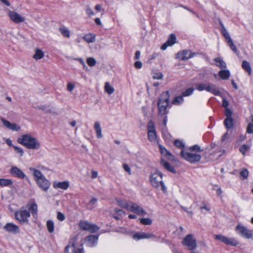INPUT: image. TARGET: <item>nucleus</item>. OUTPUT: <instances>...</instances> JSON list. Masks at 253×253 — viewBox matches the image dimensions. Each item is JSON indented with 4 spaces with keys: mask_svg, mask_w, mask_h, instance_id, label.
<instances>
[{
    "mask_svg": "<svg viewBox=\"0 0 253 253\" xmlns=\"http://www.w3.org/2000/svg\"><path fill=\"white\" fill-rule=\"evenodd\" d=\"M169 92L167 90L162 92L159 96L158 102V114L159 116L167 115L169 113L168 108H170L169 104Z\"/></svg>",
    "mask_w": 253,
    "mask_h": 253,
    "instance_id": "obj_1",
    "label": "nucleus"
},
{
    "mask_svg": "<svg viewBox=\"0 0 253 253\" xmlns=\"http://www.w3.org/2000/svg\"><path fill=\"white\" fill-rule=\"evenodd\" d=\"M17 142L30 149H38L40 147L38 140L29 134L22 135L21 137L17 139Z\"/></svg>",
    "mask_w": 253,
    "mask_h": 253,
    "instance_id": "obj_2",
    "label": "nucleus"
},
{
    "mask_svg": "<svg viewBox=\"0 0 253 253\" xmlns=\"http://www.w3.org/2000/svg\"><path fill=\"white\" fill-rule=\"evenodd\" d=\"M219 25L220 26V31L228 44L230 47L231 49L237 55H238L239 52L234 44L228 32L224 27L222 22L219 20Z\"/></svg>",
    "mask_w": 253,
    "mask_h": 253,
    "instance_id": "obj_3",
    "label": "nucleus"
},
{
    "mask_svg": "<svg viewBox=\"0 0 253 253\" xmlns=\"http://www.w3.org/2000/svg\"><path fill=\"white\" fill-rule=\"evenodd\" d=\"M163 174L162 173L157 170L154 173L150 176V181L152 186L155 188L161 187V190H165V187L164 182L162 181Z\"/></svg>",
    "mask_w": 253,
    "mask_h": 253,
    "instance_id": "obj_4",
    "label": "nucleus"
},
{
    "mask_svg": "<svg viewBox=\"0 0 253 253\" xmlns=\"http://www.w3.org/2000/svg\"><path fill=\"white\" fill-rule=\"evenodd\" d=\"M195 88L200 91L206 90L208 92L212 93L214 95L221 96L219 89L216 88L215 85L212 84H196Z\"/></svg>",
    "mask_w": 253,
    "mask_h": 253,
    "instance_id": "obj_5",
    "label": "nucleus"
},
{
    "mask_svg": "<svg viewBox=\"0 0 253 253\" xmlns=\"http://www.w3.org/2000/svg\"><path fill=\"white\" fill-rule=\"evenodd\" d=\"M180 155L183 159L191 164L199 162L202 158L201 155L198 153L186 152L184 150H181Z\"/></svg>",
    "mask_w": 253,
    "mask_h": 253,
    "instance_id": "obj_6",
    "label": "nucleus"
},
{
    "mask_svg": "<svg viewBox=\"0 0 253 253\" xmlns=\"http://www.w3.org/2000/svg\"><path fill=\"white\" fill-rule=\"evenodd\" d=\"M15 217L21 224H28L29 223L28 218L30 216V212L27 211L25 207H23L14 213Z\"/></svg>",
    "mask_w": 253,
    "mask_h": 253,
    "instance_id": "obj_7",
    "label": "nucleus"
},
{
    "mask_svg": "<svg viewBox=\"0 0 253 253\" xmlns=\"http://www.w3.org/2000/svg\"><path fill=\"white\" fill-rule=\"evenodd\" d=\"M235 231L237 234L245 238L252 239L253 236V231L248 229L241 224H239L235 228Z\"/></svg>",
    "mask_w": 253,
    "mask_h": 253,
    "instance_id": "obj_8",
    "label": "nucleus"
},
{
    "mask_svg": "<svg viewBox=\"0 0 253 253\" xmlns=\"http://www.w3.org/2000/svg\"><path fill=\"white\" fill-rule=\"evenodd\" d=\"M182 244L189 250H194L197 248L196 240L192 234L186 235L182 241Z\"/></svg>",
    "mask_w": 253,
    "mask_h": 253,
    "instance_id": "obj_9",
    "label": "nucleus"
},
{
    "mask_svg": "<svg viewBox=\"0 0 253 253\" xmlns=\"http://www.w3.org/2000/svg\"><path fill=\"white\" fill-rule=\"evenodd\" d=\"M148 139L150 142L154 141L157 138V132L156 131L155 125L152 120H150L148 124Z\"/></svg>",
    "mask_w": 253,
    "mask_h": 253,
    "instance_id": "obj_10",
    "label": "nucleus"
},
{
    "mask_svg": "<svg viewBox=\"0 0 253 253\" xmlns=\"http://www.w3.org/2000/svg\"><path fill=\"white\" fill-rule=\"evenodd\" d=\"M80 227L83 230H86L90 233L97 232L99 228L96 225L91 224L87 221H81L79 223Z\"/></svg>",
    "mask_w": 253,
    "mask_h": 253,
    "instance_id": "obj_11",
    "label": "nucleus"
},
{
    "mask_svg": "<svg viewBox=\"0 0 253 253\" xmlns=\"http://www.w3.org/2000/svg\"><path fill=\"white\" fill-rule=\"evenodd\" d=\"M215 239L227 245L232 246H236L239 243L234 238H228L220 234L215 235Z\"/></svg>",
    "mask_w": 253,
    "mask_h": 253,
    "instance_id": "obj_12",
    "label": "nucleus"
},
{
    "mask_svg": "<svg viewBox=\"0 0 253 253\" xmlns=\"http://www.w3.org/2000/svg\"><path fill=\"white\" fill-rule=\"evenodd\" d=\"M128 211H131L141 216H144L147 214V212L143 209V208L138 206L137 204L131 202Z\"/></svg>",
    "mask_w": 253,
    "mask_h": 253,
    "instance_id": "obj_13",
    "label": "nucleus"
},
{
    "mask_svg": "<svg viewBox=\"0 0 253 253\" xmlns=\"http://www.w3.org/2000/svg\"><path fill=\"white\" fill-rule=\"evenodd\" d=\"M197 54V53L192 52L189 50H183L181 52H178L177 53L178 57L180 58L181 60L183 61L187 60Z\"/></svg>",
    "mask_w": 253,
    "mask_h": 253,
    "instance_id": "obj_14",
    "label": "nucleus"
},
{
    "mask_svg": "<svg viewBox=\"0 0 253 253\" xmlns=\"http://www.w3.org/2000/svg\"><path fill=\"white\" fill-rule=\"evenodd\" d=\"M8 15L10 19L15 23H20L25 21V18L15 11H10Z\"/></svg>",
    "mask_w": 253,
    "mask_h": 253,
    "instance_id": "obj_15",
    "label": "nucleus"
},
{
    "mask_svg": "<svg viewBox=\"0 0 253 253\" xmlns=\"http://www.w3.org/2000/svg\"><path fill=\"white\" fill-rule=\"evenodd\" d=\"M10 173L13 176L20 179H24L26 177L23 171L17 167H12L10 169Z\"/></svg>",
    "mask_w": 253,
    "mask_h": 253,
    "instance_id": "obj_16",
    "label": "nucleus"
},
{
    "mask_svg": "<svg viewBox=\"0 0 253 253\" xmlns=\"http://www.w3.org/2000/svg\"><path fill=\"white\" fill-rule=\"evenodd\" d=\"M176 37L175 35L171 34L166 42L161 46V49L163 50H166L168 46L173 45L176 42Z\"/></svg>",
    "mask_w": 253,
    "mask_h": 253,
    "instance_id": "obj_17",
    "label": "nucleus"
},
{
    "mask_svg": "<svg viewBox=\"0 0 253 253\" xmlns=\"http://www.w3.org/2000/svg\"><path fill=\"white\" fill-rule=\"evenodd\" d=\"M27 208L30 211L33 216L36 218L38 214V206L33 200L29 201L26 206Z\"/></svg>",
    "mask_w": 253,
    "mask_h": 253,
    "instance_id": "obj_18",
    "label": "nucleus"
},
{
    "mask_svg": "<svg viewBox=\"0 0 253 253\" xmlns=\"http://www.w3.org/2000/svg\"><path fill=\"white\" fill-rule=\"evenodd\" d=\"M3 229L7 232H11L14 234H17L20 232L19 227L12 223H6L4 226Z\"/></svg>",
    "mask_w": 253,
    "mask_h": 253,
    "instance_id": "obj_19",
    "label": "nucleus"
},
{
    "mask_svg": "<svg viewBox=\"0 0 253 253\" xmlns=\"http://www.w3.org/2000/svg\"><path fill=\"white\" fill-rule=\"evenodd\" d=\"M42 179V180L40 179L37 181L38 185L42 190H47L50 185V182L45 178L44 176Z\"/></svg>",
    "mask_w": 253,
    "mask_h": 253,
    "instance_id": "obj_20",
    "label": "nucleus"
},
{
    "mask_svg": "<svg viewBox=\"0 0 253 253\" xmlns=\"http://www.w3.org/2000/svg\"><path fill=\"white\" fill-rule=\"evenodd\" d=\"M70 184L69 181H64L62 182L54 181L53 186L55 189H61L62 190H66L69 187Z\"/></svg>",
    "mask_w": 253,
    "mask_h": 253,
    "instance_id": "obj_21",
    "label": "nucleus"
},
{
    "mask_svg": "<svg viewBox=\"0 0 253 253\" xmlns=\"http://www.w3.org/2000/svg\"><path fill=\"white\" fill-rule=\"evenodd\" d=\"M98 239V236L90 235L86 237L85 240L88 246L93 247L97 244Z\"/></svg>",
    "mask_w": 253,
    "mask_h": 253,
    "instance_id": "obj_22",
    "label": "nucleus"
},
{
    "mask_svg": "<svg viewBox=\"0 0 253 253\" xmlns=\"http://www.w3.org/2000/svg\"><path fill=\"white\" fill-rule=\"evenodd\" d=\"M161 165H162L167 170L173 173H176V171L174 167L171 165L168 162L165 161L164 159H161L160 161Z\"/></svg>",
    "mask_w": 253,
    "mask_h": 253,
    "instance_id": "obj_23",
    "label": "nucleus"
},
{
    "mask_svg": "<svg viewBox=\"0 0 253 253\" xmlns=\"http://www.w3.org/2000/svg\"><path fill=\"white\" fill-rule=\"evenodd\" d=\"M154 235L151 233H136L133 236V238L134 239L139 240L141 239H146V238H150L153 237Z\"/></svg>",
    "mask_w": 253,
    "mask_h": 253,
    "instance_id": "obj_24",
    "label": "nucleus"
},
{
    "mask_svg": "<svg viewBox=\"0 0 253 253\" xmlns=\"http://www.w3.org/2000/svg\"><path fill=\"white\" fill-rule=\"evenodd\" d=\"M30 170L31 171L33 172V174L34 176L35 179L36 180V182L40 179L42 180V179L41 178H42V177H43L44 175L40 170L33 168H30Z\"/></svg>",
    "mask_w": 253,
    "mask_h": 253,
    "instance_id": "obj_25",
    "label": "nucleus"
},
{
    "mask_svg": "<svg viewBox=\"0 0 253 253\" xmlns=\"http://www.w3.org/2000/svg\"><path fill=\"white\" fill-rule=\"evenodd\" d=\"M225 127L229 129L233 128L234 126V120L232 117L225 118L223 122Z\"/></svg>",
    "mask_w": 253,
    "mask_h": 253,
    "instance_id": "obj_26",
    "label": "nucleus"
},
{
    "mask_svg": "<svg viewBox=\"0 0 253 253\" xmlns=\"http://www.w3.org/2000/svg\"><path fill=\"white\" fill-rule=\"evenodd\" d=\"M117 202L119 206L123 208H125L128 211L130 205L131 203V201H127L122 199H117Z\"/></svg>",
    "mask_w": 253,
    "mask_h": 253,
    "instance_id": "obj_27",
    "label": "nucleus"
},
{
    "mask_svg": "<svg viewBox=\"0 0 253 253\" xmlns=\"http://www.w3.org/2000/svg\"><path fill=\"white\" fill-rule=\"evenodd\" d=\"M65 253H77V250L74 243H69L65 249Z\"/></svg>",
    "mask_w": 253,
    "mask_h": 253,
    "instance_id": "obj_28",
    "label": "nucleus"
},
{
    "mask_svg": "<svg viewBox=\"0 0 253 253\" xmlns=\"http://www.w3.org/2000/svg\"><path fill=\"white\" fill-rule=\"evenodd\" d=\"M94 129L96 133V136L98 138L102 137V130L99 122H96L94 124Z\"/></svg>",
    "mask_w": 253,
    "mask_h": 253,
    "instance_id": "obj_29",
    "label": "nucleus"
},
{
    "mask_svg": "<svg viewBox=\"0 0 253 253\" xmlns=\"http://www.w3.org/2000/svg\"><path fill=\"white\" fill-rule=\"evenodd\" d=\"M218 75L221 79L226 80L229 78L230 72L228 70H221L218 72Z\"/></svg>",
    "mask_w": 253,
    "mask_h": 253,
    "instance_id": "obj_30",
    "label": "nucleus"
},
{
    "mask_svg": "<svg viewBox=\"0 0 253 253\" xmlns=\"http://www.w3.org/2000/svg\"><path fill=\"white\" fill-rule=\"evenodd\" d=\"M242 67L245 71L248 72L249 75H251L252 73V68L250 63L248 61L246 60L243 61L242 63Z\"/></svg>",
    "mask_w": 253,
    "mask_h": 253,
    "instance_id": "obj_31",
    "label": "nucleus"
},
{
    "mask_svg": "<svg viewBox=\"0 0 253 253\" xmlns=\"http://www.w3.org/2000/svg\"><path fill=\"white\" fill-rule=\"evenodd\" d=\"M214 60L217 63L216 65L217 67L221 69L226 68V63L220 57L215 58Z\"/></svg>",
    "mask_w": 253,
    "mask_h": 253,
    "instance_id": "obj_32",
    "label": "nucleus"
},
{
    "mask_svg": "<svg viewBox=\"0 0 253 253\" xmlns=\"http://www.w3.org/2000/svg\"><path fill=\"white\" fill-rule=\"evenodd\" d=\"M43 56V52L41 49L37 48L36 49L35 53L33 55V57L38 60L42 59Z\"/></svg>",
    "mask_w": 253,
    "mask_h": 253,
    "instance_id": "obj_33",
    "label": "nucleus"
},
{
    "mask_svg": "<svg viewBox=\"0 0 253 253\" xmlns=\"http://www.w3.org/2000/svg\"><path fill=\"white\" fill-rule=\"evenodd\" d=\"M13 184V181L10 179L0 178V186L1 187L7 186Z\"/></svg>",
    "mask_w": 253,
    "mask_h": 253,
    "instance_id": "obj_34",
    "label": "nucleus"
},
{
    "mask_svg": "<svg viewBox=\"0 0 253 253\" xmlns=\"http://www.w3.org/2000/svg\"><path fill=\"white\" fill-rule=\"evenodd\" d=\"M84 39L87 42H93L95 41V36L92 34H87L84 35Z\"/></svg>",
    "mask_w": 253,
    "mask_h": 253,
    "instance_id": "obj_35",
    "label": "nucleus"
},
{
    "mask_svg": "<svg viewBox=\"0 0 253 253\" xmlns=\"http://www.w3.org/2000/svg\"><path fill=\"white\" fill-rule=\"evenodd\" d=\"M184 96H182V95L176 96L173 99L172 103L174 105H179L180 104H182L184 102L183 97Z\"/></svg>",
    "mask_w": 253,
    "mask_h": 253,
    "instance_id": "obj_36",
    "label": "nucleus"
},
{
    "mask_svg": "<svg viewBox=\"0 0 253 253\" xmlns=\"http://www.w3.org/2000/svg\"><path fill=\"white\" fill-rule=\"evenodd\" d=\"M188 150L190 152H195L196 153L203 151V150L201 149V147L198 144H195L189 147Z\"/></svg>",
    "mask_w": 253,
    "mask_h": 253,
    "instance_id": "obj_37",
    "label": "nucleus"
},
{
    "mask_svg": "<svg viewBox=\"0 0 253 253\" xmlns=\"http://www.w3.org/2000/svg\"><path fill=\"white\" fill-rule=\"evenodd\" d=\"M174 144L175 146H176L177 148L181 149V150H184L185 146L184 143L182 142V141H181L178 139H176L174 142Z\"/></svg>",
    "mask_w": 253,
    "mask_h": 253,
    "instance_id": "obj_38",
    "label": "nucleus"
},
{
    "mask_svg": "<svg viewBox=\"0 0 253 253\" xmlns=\"http://www.w3.org/2000/svg\"><path fill=\"white\" fill-rule=\"evenodd\" d=\"M46 226L49 233H52L54 231V225L52 220H49L47 221Z\"/></svg>",
    "mask_w": 253,
    "mask_h": 253,
    "instance_id": "obj_39",
    "label": "nucleus"
},
{
    "mask_svg": "<svg viewBox=\"0 0 253 253\" xmlns=\"http://www.w3.org/2000/svg\"><path fill=\"white\" fill-rule=\"evenodd\" d=\"M105 89L106 92L109 94H111L114 91V88L110 85L109 83L107 82L105 83Z\"/></svg>",
    "mask_w": 253,
    "mask_h": 253,
    "instance_id": "obj_40",
    "label": "nucleus"
},
{
    "mask_svg": "<svg viewBox=\"0 0 253 253\" xmlns=\"http://www.w3.org/2000/svg\"><path fill=\"white\" fill-rule=\"evenodd\" d=\"M59 31L64 37L67 38L70 37V32L69 30L64 28H60Z\"/></svg>",
    "mask_w": 253,
    "mask_h": 253,
    "instance_id": "obj_41",
    "label": "nucleus"
},
{
    "mask_svg": "<svg viewBox=\"0 0 253 253\" xmlns=\"http://www.w3.org/2000/svg\"><path fill=\"white\" fill-rule=\"evenodd\" d=\"M194 91V88L190 87L187 89L182 93V96L186 97L192 95Z\"/></svg>",
    "mask_w": 253,
    "mask_h": 253,
    "instance_id": "obj_42",
    "label": "nucleus"
},
{
    "mask_svg": "<svg viewBox=\"0 0 253 253\" xmlns=\"http://www.w3.org/2000/svg\"><path fill=\"white\" fill-rule=\"evenodd\" d=\"M249 149L250 146L246 144H243L240 146L239 151L243 155H245L247 151H248Z\"/></svg>",
    "mask_w": 253,
    "mask_h": 253,
    "instance_id": "obj_43",
    "label": "nucleus"
},
{
    "mask_svg": "<svg viewBox=\"0 0 253 253\" xmlns=\"http://www.w3.org/2000/svg\"><path fill=\"white\" fill-rule=\"evenodd\" d=\"M38 109L43 111L45 113H50L52 110L49 105H41L39 106Z\"/></svg>",
    "mask_w": 253,
    "mask_h": 253,
    "instance_id": "obj_44",
    "label": "nucleus"
},
{
    "mask_svg": "<svg viewBox=\"0 0 253 253\" xmlns=\"http://www.w3.org/2000/svg\"><path fill=\"white\" fill-rule=\"evenodd\" d=\"M87 64L90 66H94L96 63V60L93 57H88L86 59Z\"/></svg>",
    "mask_w": 253,
    "mask_h": 253,
    "instance_id": "obj_45",
    "label": "nucleus"
},
{
    "mask_svg": "<svg viewBox=\"0 0 253 253\" xmlns=\"http://www.w3.org/2000/svg\"><path fill=\"white\" fill-rule=\"evenodd\" d=\"M140 223L144 225H151L152 221L149 218H143L140 219Z\"/></svg>",
    "mask_w": 253,
    "mask_h": 253,
    "instance_id": "obj_46",
    "label": "nucleus"
},
{
    "mask_svg": "<svg viewBox=\"0 0 253 253\" xmlns=\"http://www.w3.org/2000/svg\"><path fill=\"white\" fill-rule=\"evenodd\" d=\"M224 113L225 116L226 117V118H231L233 114V112L230 109L228 108L225 109Z\"/></svg>",
    "mask_w": 253,
    "mask_h": 253,
    "instance_id": "obj_47",
    "label": "nucleus"
},
{
    "mask_svg": "<svg viewBox=\"0 0 253 253\" xmlns=\"http://www.w3.org/2000/svg\"><path fill=\"white\" fill-rule=\"evenodd\" d=\"M240 175L244 179L247 178L249 175V171L247 169H243L240 172Z\"/></svg>",
    "mask_w": 253,
    "mask_h": 253,
    "instance_id": "obj_48",
    "label": "nucleus"
},
{
    "mask_svg": "<svg viewBox=\"0 0 253 253\" xmlns=\"http://www.w3.org/2000/svg\"><path fill=\"white\" fill-rule=\"evenodd\" d=\"M20 128V126L17 124L12 123L9 129L12 130L19 131Z\"/></svg>",
    "mask_w": 253,
    "mask_h": 253,
    "instance_id": "obj_49",
    "label": "nucleus"
},
{
    "mask_svg": "<svg viewBox=\"0 0 253 253\" xmlns=\"http://www.w3.org/2000/svg\"><path fill=\"white\" fill-rule=\"evenodd\" d=\"M97 200L96 198H92L88 203V208L92 210L93 208V206L95 204V203L97 202Z\"/></svg>",
    "mask_w": 253,
    "mask_h": 253,
    "instance_id": "obj_50",
    "label": "nucleus"
},
{
    "mask_svg": "<svg viewBox=\"0 0 253 253\" xmlns=\"http://www.w3.org/2000/svg\"><path fill=\"white\" fill-rule=\"evenodd\" d=\"M164 156L167 157L169 160L173 161L174 159V156L168 150Z\"/></svg>",
    "mask_w": 253,
    "mask_h": 253,
    "instance_id": "obj_51",
    "label": "nucleus"
},
{
    "mask_svg": "<svg viewBox=\"0 0 253 253\" xmlns=\"http://www.w3.org/2000/svg\"><path fill=\"white\" fill-rule=\"evenodd\" d=\"M12 147L14 148L17 153L19 154L21 156H23L24 151L21 148L16 146H12Z\"/></svg>",
    "mask_w": 253,
    "mask_h": 253,
    "instance_id": "obj_52",
    "label": "nucleus"
},
{
    "mask_svg": "<svg viewBox=\"0 0 253 253\" xmlns=\"http://www.w3.org/2000/svg\"><path fill=\"white\" fill-rule=\"evenodd\" d=\"M229 103L225 97H222V106L224 108L226 109L228 108Z\"/></svg>",
    "mask_w": 253,
    "mask_h": 253,
    "instance_id": "obj_53",
    "label": "nucleus"
},
{
    "mask_svg": "<svg viewBox=\"0 0 253 253\" xmlns=\"http://www.w3.org/2000/svg\"><path fill=\"white\" fill-rule=\"evenodd\" d=\"M1 121L2 122L3 125L9 129L12 123L3 118H1Z\"/></svg>",
    "mask_w": 253,
    "mask_h": 253,
    "instance_id": "obj_54",
    "label": "nucleus"
},
{
    "mask_svg": "<svg viewBox=\"0 0 253 253\" xmlns=\"http://www.w3.org/2000/svg\"><path fill=\"white\" fill-rule=\"evenodd\" d=\"M153 79H157V80H161L163 79V75L162 73L159 72L155 73L153 76Z\"/></svg>",
    "mask_w": 253,
    "mask_h": 253,
    "instance_id": "obj_55",
    "label": "nucleus"
},
{
    "mask_svg": "<svg viewBox=\"0 0 253 253\" xmlns=\"http://www.w3.org/2000/svg\"><path fill=\"white\" fill-rule=\"evenodd\" d=\"M57 218L60 221H63L65 218V215L63 213L61 212H57Z\"/></svg>",
    "mask_w": 253,
    "mask_h": 253,
    "instance_id": "obj_56",
    "label": "nucleus"
},
{
    "mask_svg": "<svg viewBox=\"0 0 253 253\" xmlns=\"http://www.w3.org/2000/svg\"><path fill=\"white\" fill-rule=\"evenodd\" d=\"M161 117L164 118V120L163 121V125L164 126V128H163V129H165L167 130V121H168L167 115H164Z\"/></svg>",
    "mask_w": 253,
    "mask_h": 253,
    "instance_id": "obj_57",
    "label": "nucleus"
},
{
    "mask_svg": "<svg viewBox=\"0 0 253 253\" xmlns=\"http://www.w3.org/2000/svg\"><path fill=\"white\" fill-rule=\"evenodd\" d=\"M123 168L124 170L126 171L129 175L131 174V169L128 166V165L126 164H124L123 165Z\"/></svg>",
    "mask_w": 253,
    "mask_h": 253,
    "instance_id": "obj_58",
    "label": "nucleus"
},
{
    "mask_svg": "<svg viewBox=\"0 0 253 253\" xmlns=\"http://www.w3.org/2000/svg\"><path fill=\"white\" fill-rule=\"evenodd\" d=\"M75 88V85L71 83H69L67 84V89L69 91L71 92Z\"/></svg>",
    "mask_w": 253,
    "mask_h": 253,
    "instance_id": "obj_59",
    "label": "nucleus"
},
{
    "mask_svg": "<svg viewBox=\"0 0 253 253\" xmlns=\"http://www.w3.org/2000/svg\"><path fill=\"white\" fill-rule=\"evenodd\" d=\"M86 13L89 16L94 15L93 11L89 6L86 7Z\"/></svg>",
    "mask_w": 253,
    "mask_h": 253,
    "instance_id": "obj_60",
    "label": "nucleus"
},
{
    "mask_svg": "<svg viewBox=\"0 0 253 253\" xmlns=\"http://www.w3.org/2000/svg\"><path fill=\"white\" fill-rule=\"evenodd\" d=\"M159 148L160 149L161 153L163 156L164 155L165 153L168 151V150L162 145H159Z\"/></svg>",
    "mask_w": 253,
    "mask_h": 253,
    "instance_id": "obj_61",
    "label": "nucleus"
},
{
    "mask_svg": "<svg viewBox=\"0 0 253 253\" xmlns=\"http://www.w3.org/2000/svg\"><path fill=\"white\" fill-rule=\"evenodd\" d=\"M158 54L157 53H153L152 54L149 56L148 58V61L149 62H151V60H152L154 59H155L157 56Z\"/></svg>",
    "mask_w": 253,
    "mask_h": 253,
    "instance_id": "obj_62",
    "label": "nucleus"
},
{
    "mask_svg": "<svg viewBox=\"0 0 253 253\" xmlns=\"http://www.w3.org/2000/svg\"><path fill=\"white\" fill-rule=\"evenodd\" d=\"M142 64L141 61H137L134 63V67L136 69H140L142 68Z\"/></svg>",
    "mask_w": 253,
    "mask_h": 253,
    "instance_id": "obj_63",
    "label": "nucleus"
},
{
    "mask_svg": "<svg viewBox=\"0 0 253 253\" xmlns=\"http://www.w3.org/2000/svg\"><path fill=\"white\" fill-rule=\"evenodd\" d=\"M114 210L115 212L117 213L118 215H122L125 214V212L122 210H117L115 209Z\"/></svg>",
    "mask_w": 253,
    "mask_h": 253,
    "instance_id": "obj_64",
    "label": "nucleus"
}]
</instances>
